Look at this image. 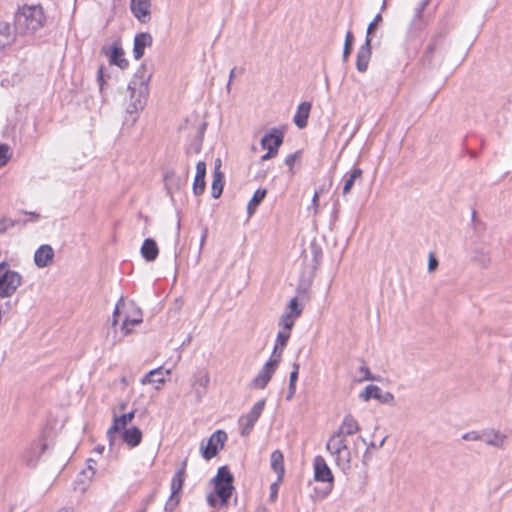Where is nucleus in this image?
Listing matches in <instances>:
<instances>
[{
	"label": "nucleus",
	"instance_id": "f257e3e1",
	"mask_svg": "<svg viewBox=\"0 0 512 512\" xmlns=\"http://www.w3.org/2000/svg\"><path fill=\"white\" fill-rule=\"evenodd\" d=\"M152 72L146 69V66H139L135 71L133 78L128 83L127 113L131 116V124L137 120V114L146 104L148 97V82Z\"/></svg>",
	"mask_w": 512,
	"mask_h": 512
},
{
	"label": "nucleus",
	"instance_id": "f03ea898",
	"mask_svg": "<svg viewBox=\"0 0 512 512\" xmlns=\"http://www.w3.org/2000/svg\"><path fill=\"white\" fill-rule=\"evenodd\" d=\"M44 19L41 6L23 5L15 13V30L22 35L32 34L43 26Z\"/></svg>",
	"mask_w": 512,
	"mask_h": 512
},
{
	"label": "nucleus",
	"instance_id": "7ed1b4c3",
	"mask_svg": "<svg viewBox=\"0 0 512 512\" xmlns=\"http://www.w3.org/2000/svg\"><path fill=\"white\" fill-rule=\"evenodd\" d=\"M326 449L342 471L345 472L351 468L352 449L346 438L340 437L339 434H332L326 443Z\"/></svg>",
	"mask_w": 512,
	"mask_h": 512
},
{
	"label": "nucleus",
	"instance_id": "20e7f679",
	"mask_svg": "<svg viewBox=\"0 0 512 512\" xmlns=\"http://www.w3.org/2000/svg\"><path fill=\"white\" fill-rule=\"evenodd\" d=\"M22 284V276L9 268L5 261L0 263V298L11 297Z\"/></svg>",
	"mask_w": 512,
	"mask_h": 512
},
{
	"label": "nucleus",
	"instance_id": "39448f33",
	"mask_svg": "<svg viewBox=\"0 0 512 512\" xmlns=\"http://www.w3.org/2000/svg\"><path fill=\"white\" fill-rule=\"evenodd\" d=\"M212 481L214 483V491L220 498L221 507L226 506L234 489L233 475L230 473L228 467H220L217 471V475L212 479Z\"/></svg>",
	"mask_w": 512,
	"mask_h": 512
},
{
	"label": "nucleus",
	"instance_id": "423d86ee",
	"mask_svg": "<svg viewBox=\"0 0 512 512\" xmlns=\"http://www.w3.org/2000/svg\"><path fill=\"white\" fill-rule=\"evenodd\" d=\"M281 360V351H278V346L274 347L270 359L264 364L257 376L252 380L251 387L256 389H264L273 374L275 373L278 364Z\"/></svg>",
	"mask_w": 512,
	"mask_h": 512
},
{
	"label": "nucleus",
	"instance_id": "0eeeda50",
	"mask_svg": "<svg viewBox=\"0 0 512 512\" xmlns=\"http://www.w3.org/2000/svg\"><path fill=\"white\" fill-rule=\"evenodd\" d=\"M227 440V434L223 430L215 431L207 440L204 445L202 442L200 450L202 457L206 460H210L215 457L220 449L223 448Z\"/></svg>",
	"mask_w": 512,
	"mask_h": 512
},
{
	"label": "nucleus",
	"instance_id": "6e6552de",
	"mask_svg": "<svg viewBox=\"0 0 512 512\" xmlns=\"http://www.w3.org/2000/svg\"><path fill=\"white\" fill-rule=\"evenodd\" d=\"M282 142L283 134L280 131L272 129L269 133H266L261 139V145L267 149V152L261 156V160L266 161L276 156Z\"/></svg>",
	"mask_w": 512,
	"mask_h": 512
},
{
	"label": "nucleus",
	"instance_id": "1a4fd4ad",
	"mask_svg": "<svg viewBox=\"0 0 512 512\" xmlns=\"http://www.w3.org/2000/svg\"><path fill=\"white\" fill-rule=\"evenodd\" d=\"M210 383V374L207 369L202 368L196 371L191 380V388L196 402H200L206 395Z\"/></svg>",
	"mask_w": 512,
	"mask_h": 512
},
{
	"label": "nucleus",
	"instance_id": "9d476101",
	"mask_svg": "<svg viewBox=\"0 0 512 512\" xmlns=\"http://www.w3.org/2000/svg\"><path fill=\"white\" fill-rule=\"evenodd\" d=\"M265 403H266L265 399H261V400L257 401L253 405V407L251 408L249 413H247L246 415H244L240 418L239 423L242 427V430H241L242 436H247L250 434V432L252 431V429L254 427V424L256 423V421L258 420V418L260 417V415L262 414V412L264 410Z\"/></svg>",
	"mask_w": 512,
	"mask_h": 512
},
{
	"label": "nucleus",
	"instance_id": "9b49d317",
	"mask_svg": "<svg viewBox=\"0 0 512 512\" xmlns=\"http://www.w3.org/2000/svg\"><path fill=\"white\" fill-rule=\"evenodd\" d=\"M313 467L315 481L328 483L330 486L329 491H331L334 477L325 459L322 456H316L313 461Z\"/></svg>",
	"mask_w": 512,
	"mask_h": 512
},
{
	"label": "nucleus",
	"instance_id": "f8f14e48",
	"mask_svg": "<svg viewBox=\"0 0 512 512\" xmlns=\"http://www.w3.org/2000/svg\"><path fill=\"white\" fill-rule=\"evenodd\" d=\"M359 397L363 401H368L371 398H374L382 403H391L394 400V396L392 393H383L380 387L372 384L366 386L365 389L360 393Z\"/></svg>",
	"mask_w": 512,
	"mask_h": 512
},
{
	"label": "nucleus",
	"instance_id": "ddd939ff",
	"mask_svg": "<svg viewBox=\"0 0 512 512\" xmlns=\"http://www.w3.org/2000/svg\"><path fill=\"white\" fill-rule=\"evenodd\" d=\"M150 0H131L130 9L135 18L141 23H147L151 18Z\"/></svg>",
	"mask_w": 512,
	"mask_h": 512
},
{
	"label": "nucleus",
	"instance_id": "4468645a",
	"mask_svg": "<svg viewBox=\"0 0 512 512\" xmlns=\"http://www.w3.org/2000/svg\"><path fill=\"white\" fill-rule=\"evenodd\" d=\"M101 52L107 57L109 64H123L125 62L124 50L119 40H115L112 44L104 45Z\"/></svg>",
	"mask_w": 512,
	"mask_h": 512
},
{
	"label": "nucleus",
	"instance_id": "2eb2a0df",
	"mask_svg": "<svg viewBox=\"0 0 512 512\" xmlns=\"http://www.w3.org/2000/svg\"><path fill=\"white\" fill-rule=\"evenodd\" d=\"M54 260V250L48 244L41 245L34 254V263L39 268L50 266Z\"/></svg>",
	"mask_w": 512,
	"mask_h": 512
},
{
	"label": "nucleus",
	"instance_id": "dca6fc26",
	"mask_svg": "<svg viewBox=\"0 0 512 512\" xmlns=\"http://www.w3.org/2000/svg\"><path fill=\"white\" fill-rule=\"evenodd\" d=\"M135 417V411H131L129 413H125L121 416H115L113 419L112 426L107 431V437L109 439L110 445L113 444L114 434L120 432L124 429L128 423H130Z\"/></svg>",
	"mask_w": 512,
	"mask_h": 512
},
{
	"label": "nucleus",
	"instance_id": "f3484780",
	"mask_svg": "<svg viewBox=\"0 0 512 512\" xmlns=\"http://www.w3.org/2000/svg\"><path fill=\"white\" fill-rule=\"evenodd\" d=\"M360 430L359 424L356 419L348 414L346 415L338 429L333 434H339L340 437L346 438L352 436Z\"/></svg>",
	"mask_w": 512,
	"mask_h": 512
},
{
	"label": "nucleus",
	"instance_id": "a211bd4d",
	"mask_svg": "<svg viewBox=\"0 0 512 512\" xmlns=\"http://www.w3.org/2000/svg\"><path fill=\"white\" fill-rule=\"evenodd\" d=\"M506 440V435L494 429H487L481 431L480 441H483L489 446L496 448H503Z\"/></svg>",
	"mask_w": 512,
	"mask_h": 512
},
{
	"label": "nucleus",
	"instance_id": "6ab92c4d",
	"mask_svg": "<svg viewBox=\"0 0 512 512\" xmlns=\"http://www.w3.org/2000/svg\"><path fill=\"white\" fill-rule=\"evenodd\" d=\"M206 163L199 161L196 165V175L193 182V193L196 196L201 195L205 190Z\"/></svg>",
	"mask_w": 512,
	"mask_h": 512
},
{
	"label": "nucleus",
	"instance_id": "aec40b11",
	"mask_svg": "<svg viewBox=\"0 0 512 512\" xmlns=\"http://www.w3.org/2000/svg\"><path fill=\"white\" fill-rule=\"evenodd\" d=\"M151 41L152 37L148 33H141L136 35L133 48L135 60H139L143 56L145 47L149 46Z\"/></svg>",
	"mask_w": 512,
	"mask_h": 512
},
{
	"label": "nucleus",
	"instance_id": "412c9836",
	"mask_svg": "<svg viewBox=\"0 0 512 512\" xmlns=\"http://www.w3.org/2000/svg\"><path fill=\"white\" fill-rule=\"evenodd\" d=\"M310 109L311 103L307 101L302 102L298 106L296 114L294 116V123L298 128L303 129L307 126Z\"/></svg>",
	"mask_w": 512,
	"mask_h": 512
},
{
	"label": "nucleus",
	"instance_id": "4be33fe9",
	"mask_svg": "<svg viewBox=\"0 0 512 512\" xmlns=\"http://www.w3.org/2000/svg\"><path fill=\"white\" fill-rule=\"evenodd\" d=\"M140 251L142 257L149 262L154 261L159 254L157 243L152 238H147L144 240Z\"/></svg>",
	"mask_w": 512,
	"mask_h": 512
},
{
	"label": "nucleus",
	"instance_id": "5701e85b",
	"mask_svg": "<svg viewBox=\"0 0 512 512\" xmlns=\"http://www.w3.org/2000/svg\"><path fill=\"white\" fill-rule=\"evenodd\" d=\"M186 465H187V460H184L182 462L181 468L176 471V473L174 474V476L172 478L171 492L173 494H180V492L182 491V488H183V485L185 482V478H186V472H185Z\"/></svg>",
	"mask_w": 512,
	"mask_h": 512
},
{
	"label": "nucleus",
	"instance_id": "b1692460",
	"mask_svg": "<svg viewBox=\"0 0 512 512\" xmlns=\"http://www.w3.org/2000/svg\"><path fill=\"white\" fill-rule=\"evenodd\" d=\"M166 375H170V370L165 371ZM166 379L164 378V371L162 367L151 370L142 379V384H164Z\"/></svg>",
	"mask_w": 512,
	"mask_h": 512
},
{
	"label": "nucleus",
	"instance_id": "393cba45",
	"mask_svg": "<svg viewBox=\"0 0 512 512\" xmlns=\"http://www.w3.org/2000/svg\"><path fill=\"white\" fill-rule=\"evenodd\" d=\"M123 441L130 447H136L141 443L142 432L137 427L125 429L122 434Z\"/></svg>",
	"mask_w": 512,
	"mask_h": 512
},
{
	"label": "nucleus",
	"instance_id": "a878e982",
	"mask_svg": "<svg viewBox=\"0 0 512 512\" xmlns=\"http://www.w3.org/2000/svg\"><path fill=\"white\" fill-rule=\"evenodd\" d=\"M271 468L277 473L278 481H282L284 469V456L280 450H275L271 453Z\"/></svg>",
	"mask_w": 512,
	"mask_h": 512
},
{
	"label": "nucleus",
	"instance_id": "bb28decb",
	"mask_svg": "<svg viewBox=\"0 0 512 512\" xmlns=\"http://www.w3.org/2000/svg\"><path fill=\"white\" fill-rule=\"evenodd\" d=\"M14 40L10 24L0 20V52L9 46Z\"/></svg>",
	"mask_w": 512,
	"mask_h": 512
},
{
	"label": "nucleus",
	"instance_id": "cd10ccee",
	"mask_svg": "<svg viewBox=\"0 0 512 512\" xmlns=\"http://www.w3.org/2000/svg\"><path fill=\"white\" fill-rule=\"evenodd\" d=\"M142 322V312L139 308H136L132 315H128L124 318L121 326V331L123 335H128L131 333V329L129 326L138 325Z\"/></svg>",
	"mask_w": 512,
	"mask_h": 512
},
{
	"label": "nucleus",
	"instance_id": "c85d7f7f",
	"mask_svg": "<svg viewBox=\"0 0 512 512\" xmlns=\"http://www.w3.org/2000/svg\"><path fill=\"white\" fill-rule=\"evenodd\" d=\"M46 447H47L46 444L40 443V442L32 444L29 451H27L23 455V459L26 461V463L28 465H34L36 463L38 457L44 452Z\"/></svg>",
	"mask_w": 512,
	"mask_h": 512
},
{
	"label": "nucleus",
	"instance_id": "c756f323",
	"mask_svg": "<svg viewBox=\"0 0 512 512\" xmlns=\"http://www.w3.org/2000/svg\"><path fill=\"white\" fill-rule=\"evenodd\" d=\"M362 174H363L362 169H360L359 167H354L349 173H347L344 176L345 183H344L343 190H342V193L344 195H347L348 193H350L354 183L356 182V180L361 179Z\"/></svg>",
	"mask_w": 512,
	"mask_h": 512
},
{
	"label": "nucleus",
	"instance_id": "7c9ffc66",
	"mask_svg": "<svg viewBox=\"0 0 512 512\" xmlns=\"http://www.w3.org/2000/svg\"><path fill=\"white\" fill-rule=\"evenodd\" d=\"M371 37H366L365 43L357 52L356 64H368L371 59Z\"/></svg>",
	"mask_w": 512,
	"mask_h": 512
},
{
	"label": "nucleus",
	"instance_id": "2f4dec72",
	"mask_svg": "<svg viewBox=\"0 0 512 512\" xmlns=\"http://www.w3.org/2000/svg\"><path fill=\"white\" fill-rule=\"evenodd\" d=\"M267 194V190L266 189H257L251 200L249 201L248 205H247V213L249 216H251L252 214H254V212L256 211L257 207L261 204V202L263 201V199L265 198Z\"/></svg>",
	"mask_w": 512,
	"mask_h": 512
},
{
	"label": "nucleus",
	"instance_id": "473e14b6",
	"mask_svg": "<svg viewBox=\"0 0 512 512\" xmlns=\"http://www.w3.org/2000/svg\"><path fill=\"white\" fill-rule=\"evenodd\" d=\"M111 66H99L98 72H97V81L100 90L102 91L104 89L105 85H108V81L110 79V74L108 73V69Z\"/></svg>",
	"mask_w": 512,
	"mask_h": 512
},
{
	"label": "nucleus",
	"instance_id": "72a5a7b5",
	"mask_svg": "<svg viewBox=\"0 0 512 512\" xmlns=\"http://www.w3.org/2000/svg\"><path fill=\"white\" fill-rule=\"evenodd\" d=\"M354 43V35L351 31H348L345 36V43L343 49V61L346 62L348 60V56L352 51V46Z\"/></svg>",
	"mask_w": 512,
	"mask_h": 512
},
{
	"label": "nucleus",
	"instance_id": "f704fd0d",
	"mask_svg": "<svg viewBox=\"0 0 512 512\" xmlns=\"http://www.w3.org/2000/svg\"><path fill=\"white\" fill-rule=\"evenodd\" d=\"M289 337H290V331H287V330H283V331H279L278 332V335H277V341H276V346H278V351H283V348L286 346L287 344V341L289 340Z\"/></svg>",
	"mask_w": 512,
	"mask_h": 512
},
{
	"label": "nucleus",
	"instance_id": "c9c22d12",
	"mask_svg": "<svg viewBox=\"0 0 512 512\" xmlns=\"http://www.w3.org/2000/svg\"><path fill=\"white\" fill-rule=\"evenodd\" d=\"M10 158V147L7 144H0V167L5 166Z\"/></svg>",
	"mask_w": 512,
	"mask_h": 512
},
{
	"label": "nucleus",
	"instance_id": "e433bc0d",
	"mask_svg": "<svg viewBox=\"0 0 512 512\" xmlns=\"http://www.w3.org/2000/svg\"><path fill=\"white\" fill-rule=\"evenodd\" d=\"M289 312H286V314H291L292 317L295 319L298 318L302 313V308L299 306L297 298H293L290 300L288 304Z\"/></svg>",
	"mask_w": 512,
	"mask_h": 512
},
{
	"label": "nucleus",
	"instance_id": "4c0bfd02",
	"mask_svg": "<svg viewBox=\"0 0 512 512\" xmlns=\"http://www.w3.org/2000/svg\"><path fill=\"white\" fill-rule=\"evenodd\" d=\"M474 260L482 267H487L490 263L489 254L484 251H475Z\"/></svg>",
	"mask_w": 512,
	"mask_h": 512
},
{
	"label": "nucleus",
	"instance_id": "58836bf2",
	"mask_svg": "<svg viewBox=\"0 0 512 512\" xmlns=\"http://www.w3.org/2000/svg\"><path fill=\"white\" fill-rule=\"evenodd\" d=\"M223 187H224V181L213 180L212 186H211L212 197L215 199L219 198L223 192Z\"/></svg>",
	"mask_w": 512,
	"mask_h": 512
},
{
	"label": "nucleus",
	"instance_id": "ea45409f",
	"mask_svg": "<svg viewBox=\"0 0 512 512\" xmlns=\"http://www.w3.org/2000/svg\"><path fill=\"white\" fill-rule=\"evenodd\" d=\"M179 501H180L179 494H173L171 492V495H170L169 499L165 503V510L169 511V512L174 511L175 508L178 506Z\"/></svg>",
	"mask_w": 512,
	"mask_h": 512
},
{
	"label": "nucleus",
	"instance_id": "a19ab883",
	"mask_svg": "<svg viewBox=\"0 0 512 512\" xmlns=\"http://www.w3.org/2000/svg\"><path fill=\"white\" fill-rule=\"evenodd\" d=\"M206 127V124H203L198 132L197 137L195 138L192 147L196 153H199L202 146V140H203V131Z\"/></svg>",
	"mask_w": 512,
	"mask_h": 512
},
{
	"label": "nucleus",
	"instance_id": "79ce46f5",
	"mask_svg": "<svg viewBox=\"0 0 512 512\" xmlns=\"http://www.w3.org/2000/svg\"><path fill=\"white\" fill-rule=\"evenodd\" d=\"M295 318L291 316V314L284 313L281 317L280 324L283 325L284 330L290 331L294 325Z\"/></svg>",
	"mask_w": 512,
	"mask_h": 512
},
{
	"label": "nucleus",
	"instance_id": "37998d69",
	"mask_svg": "<svg viewBox=\"0 0 512 512\" xmlns=\"http://www.w3.org/2000/svg\"><path fill=\"white\" fill-rule=\"evenodd\" d=\"M124 303H125L124 298H123V297H121V298L118 300L117 304H116L115 310H114V312H113V320H112V326H113V327H115V326L117 325V323H118V318H117V317H118V315H119L120 308H121L122 306H124Z\"/></svg>",
	"mask_w": 512,
	"mask_h": 512
},
{
	"label": "nucleus",
	"instance_id": "c03bdc74",
	"mask_svg": "<svg viewBox=\"0 0 512 512\" xmlns=\"http://www.w3.org/2000/svg\"><path fill=\"white\" fill-rule=\"evenodd\" d=\"M299 364L298 363H294L293 364V371L290 373V377H289V385L291 386H296V381L298 379V374H299Z\"/></svg>",
	"mask_w": 512,
	"mask_h": 512
},
{
	"label": "nucleus",
	"instance_id": "a18cd8bd",
	"mask_svg": "<svg viewBox=\"0 0 512 512\" xmlns=\"http://www.w3.org/2000/svg\"><path fill=\"white\" fill-rule=\"evenodd\" d=\"M0 233L5 232L7 229L12 228L15 225V222L10 218H2L0 220Z\"/></svg>",
	"mask_w": 512,
	"mask_h": 512
},
{
	"label": "nucleus",
	"instance_id": "49530a36",
	"mask_svg": "<svg viewBox=\"0 0 512 512\" xmlns=\"http://www.w3.org/2000/svg\"><path fill=\"white\" fill-rule=\"evenodd\" d=\"M359 372L362 374V380H376V377L371 374L369 368L365 365L359 368Z\"/></svg>",
	"mask_w": 512,
	"mask_h": 512
},
{
	"label": "nucleus",
	"instance_id": "de8ad7c7",
	"mask_svg": "<svg viewBox=\"0 0 512 512\" xmlns=\"http://www.w3.org/2000/svg\"><path fill=\"white\" fill-rule=\"evenodd\" d=\"M481 432L478 431H471L467 432L462 436L463 440L466 441H480Z\"/></svg>",
	"mask_w": 512,
	"mask_h": 512
},
{
	"label": "nucleus",
	"instance_id": "09e8293b",
	"mask_svg": "<svg viewBox=\"0 0 512 512\" xmlns=\"http://www.w3.org/2000/svg\"><path fill=\"white\" fill-rule=\"evenodd\" d=\"M382 21V16L378 14L374 20L368 25L367 36L370 37L371 33L377 28L378 24Z\"/></svg>",
	"mask_w": 512,
	"mask_h": 512
},
{
	"label": "nucleus",
	"instance_id": "8fccbe9b",
	"mask_svg": "<svg viewBox=\"0 0 512 512\" xmlns=\"http://www.w3.org/2000/svg\"><path fill=\"white\" fill-rule=\"evenodd\" d=\"M300 155H301V152L296 151L295 153H292V154H289L288 156H286L285 164L290 167L291 171H292V166H293L294 162L300 157Z\"/></svg>",
	"mask_w": 512,
	"mask_h": 512
},
{
	"label": "nucleus",
	"instance_id": "3c124183",
	"mask_svg": "<svg viewBox=\"0 0 512 512\" xmlns=\"http://www.w3.org/2000/svg\"><path fill=\"white\" fill-rule=\"evenodd\" d=\"M207 502L211 507H217L220 505V498L216 495V493H211L207 496Z\"/></svg>",
	"mask_w": 512,
	"mask_h": 512
},
{
	"label": "nucleus",
	"instance_id": "603ef678",
	"mask_svg": "<svg viewBox=\"0 0 512 512\" xmlns=\"http://www.w3.org/2000/svg\"><path fill=\"white\" fill-rule=\"evenodd\" d=\"M243 73V68L242 67H234L233 69H231L230 71V75H229V82L227 84V87L229 88L230 86V83H231V80L235 77H237L238 75L242 74Z\"/></svg>",
	"mask_w": 512,
	"mask_h": 512
},
{
	"label": "nucleus",
	"instance_id": "864d4df0",
	"mask_svg": "<svg viewBox=\"0 0 512 512\" xmlns=\"http://www.w3.org/2000/svg\"><path fill=\"white\" fill-rule=\"evenodd\" d=\"M438 266V260L431 254L428 261V270L434 271Z\"/></svg>",
	"mask_w": 512,
	"mask_h": 512
},
{
	"label": "nucleus",
	"instance_id": "5fc2aeb1",
	"mask_svg": "<svg viewBox=\"0 0 512 512\" xmlns=\"http://www.w3.org/2000/svg\"><path fill=\"white\" fill-rule=\"evenodd\" d=\"M213 180L224 181V174L219 169H214Z\"/></svg>",
	"mask_w": 512,
	"mask_h": 512
},
{
	"label": "nucleus",
	"instance_id": "6e6d98bb",
	"mask_svg": "<svg viewBox=\"0 0 512 512\" xmlns=\"http://www.w3.org/2000/svg\"><path fill=\"white\" fill-rule=\"evenodd\" d=\"M312 252L314 254V259L316 262H318V257L321 255V250L316 244L311 245Z\"/></svg>",
	"mask_w": 512,
	"mask_h": 512
},
{
	"label": "nucleus",
	"instance_id": "4d7b16f0",
	"mask_svg": "<svg viewBox=\"0 0 512 512\" xmlns=\"http://www.w3.org/2000/svg\"><path fill=\"white\" fill-rule=\"evenodd\" d=\"M318 206H319V193L316 191L314 193L313 199H312V207L314 208L315 213L317 212Z\"/></svg>",
	"mask_w": 512,
	"mask_h": 512
},
{
	"label": "nucleus",
	"instance_id": "13d9d810",
	"mask_svg": "<svg viewBox=\"0 0 512 512\" xmlns=\"http://www.w3.org/2000/svg\"><path fill=\"white\" fill-rule=\"evenodd\" d=\"M295 392H296V386L289 385V387H288V394L286 396V399L287 400H291L294 397Z\"/></svg>",
	"mask_w": 512,
	"mask_h": 512
},
{
	"label": "nucleus",
	"instance_id": "bf43d9fd",
	"mask_svg": "<svg viewBox=\"0 0 512 512\" xmlns=\"http://www.w3.org/2000/svg\"><path fill=\"white\" fill-rule=\"evenodd\" d=\"M207 236H208V229L204 228L203 232H202L201 240H200V250L202 249V247L207 239Z\"/></svg>",
	"mask_w": 512,
	"mask_h": 512
},
{
	"label": "nucleus",
	"instance_id": "052dcab7",
	"mask_svg": "<svg viewBox=\"0 0 512 512\" xmlns=\"http://www.w3.org/2000/svg\"><path fill=\"white\" fill-rule=\"evenodd\" d=\"M359 441H360V442H362V443H364V444L366 443V441H365V439H364L363 437L358 436V437L353 441V445L356 447Z\"/></svg>",
	"mask_w": 512,
	"mask_h": 512
},
{
	"label": "nucleus",
	"instance_id": "680f3d73",
	"mask_svg": "<svg viewBox=\"0 0 512 512\" xmlns=\"http://www.w3.org/2000/svg\"><path fill=\"white\" fill-rule=\"evenodd\" d=\"M221 168V160L219 158H217L215 160V166H214V169H219L220 170Z\"/></svg>",
	"mask_w": 512,
	"mask_h": 512
},
{
	"label": "nucleus",
	"instance_id": "e2e57ef3",
	"mask_svg": "<svg viewBox=\"0 0 512 512\" xmlns=\"http://www.w3.org/2000/svg\"><path fill=\"white\" fill-rule=\"evenodd\" d=\"M357 67V70L360 72V73H364L367 69L368 66H356Z\"/></svg>",
	"mask_w": 512,
	"mask_h": 512
},
{
	"label": "nucleus",
	"instance_id": "0e129e2a",
	"mask_svg": "<svg viewBox=\"0 0 512 512\" xmlns=\"http://www.w3.org/2000/svg\"><path fill=\"white\" fill-rule=\"evenodd\" d=\"M179 231H180V222L178 221L177 228H176V236L177 237L179 236Z\"/></svg>",
	"mask_w": 512,
	"mask_h": 512
},
{
	"label": "nucleus",
	"instance_id": "69168bd1",
	"mask_svg": "<svg viewBox=\"0 0 512 512\" xmlns=\"http://www.w3.org/2000/svg\"><path fill=\"white\" fill-rule=\"evenodd\" d=\"M29 214H30L31 216H33V217H34V219H36V220L39 218V215H38L37 213H35V212H30Z\"/></svg>",
	"mask_w": 512,
	"mask_h": 512
},
{
	"label": "nucleus",
	"instance_id": "338daca9",
	"mask_svg": "<svg viewBox=\"0 0 512 512\" xmlns=\"http://www.w3.org/2000/svg\"><path fill=\"white\" fill-rule=\"evenodd\" d=\"M255 512H268L265 508H258Z\"/></svg>",
	"mask_w": 512,
	"mask_h": 512
},
{
	"label": "nucleus",
	"instance_id": "774afa93",
	"mask_svg": "<svg viewBox=\"0 0 512 512\" xmlns=\"http://www.w3.org/2000/svg\"><path fill=\"white\" fill-rule=\"evenodd\" d=\"M472 219H473V222H476V212L475 211H473V213H472Z\"/></svg>",
	"mask_w": 512,
	"mask_h": 512
}]
</instances>
